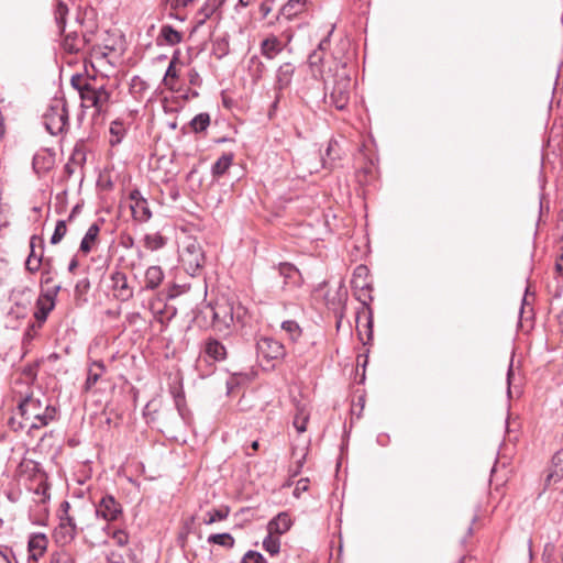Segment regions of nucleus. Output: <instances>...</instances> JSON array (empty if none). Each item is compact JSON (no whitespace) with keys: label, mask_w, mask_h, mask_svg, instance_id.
I'll list each match as a JSON object with an SVG mask.
<instances>
[{"label":"nucleus","mask_w":563,"mask_h":563,"mask_svg":"<svg viewBox=\"0 0 563 563\" xmlns=\"http://www.w3.org/2000/svg\"><path fill=\"white\" fill-rule=\"evenodd\" d=\"M16 416L21 417L20 428L27 430L41 429L56 419V408L42 395H26L19 400Z\"/></svg>","instance_id":"f257e3e1"},{"label":"nucleus","mask_w":563,"mask_h":563,"mask_svg":"<svg viewBox=\"0 0 563 563\" xmlns=\"http://www.w3.org/2000/svg\"><path fill=\"white\" fill-rule=\"evenodd\" d=\"M70 84L78 90L84 107L95 108L97 113L108 110L111 91L104 84H99L96 78H88L80 74L74 75Z\"/></svg>","instance_id":"f03ea898"},{"label":"nucleus","mask_w":563,"mask_h":563,"mask_svg":"<svg viewBox=\"0 0 563 563\" xmlns=\"http://www.w3.org/2000/svg\"><path fill=\"white\" fill-rule=\"evenodd\" d=\"M243 311L244 309L241 305L234 306L233 301L221 298L214 305H207L201 310V313L210 316L212 328L216 331L222 332L228 330L235 319L239 321Z\"/></svg>","instance_id":"7ed1b4c3"},{"label":"nucleus","mask_w":563,"mask_h":563,"mask_svg":"<svg viewBox=\"0 0 563 563\" xmlns=\"http://www.w3.org/2000/svg\"><path fill=\"white\" fill-rule=\"evenodd\" d=\"M44 125L52 135L63 133L68 125V111L66 102L55 99L43 115Z\"/></svg>","instance_id":"20e7f679"},{"label":"nucleus","mask_w":563,"mask_h":563,"mask_svg":"<svg viewBox=\"0 0 563 563\" xmlns=\"http://www.w3.org/2000/svg\"><path fill=\"white\" fill-rule=\"evenodd\" d=\"M352 88V81L349 76H342L340 77L329 97L328 102L330 106H333L338 110H343L347 106L350 101V92Z\"/></svg>","instance_id":"39448f33"},{"label":"nucleus","mask_w":563,"mask_h":563,"mask_svg":"<svg viewBox=\"0 0 563 563\" xmlns=\"http://www.w3.org/2000/svg\"><path fill=\"white\" fill-rule=\"evenodd\" d=\"M180 261L190 275H195L205 264V255L197 242H190L181 252Z\"/></svg>","instance_id":"423d86ee"},{"label":"nucleus","mask_w":563,"mask_h":563,"mask_svg":"<svg viewBox=\"0 0 563 563\" xmlns=\"http://www.w3.org/2000/svg\"><path fill=\"white\" fill-rule=\"evenodd\" d=\"M59 290V285H53L41 292L36 300V311L34 312V317L37 321L43 322L47 319L48 313L55 307V299Z\"/></svg>","instance_id":"0eeeda50"},{"label":"nucleus","mask_w":563,"mask_h":563,"mask_svg":"<svg viewBox=\"0 0 563 563\" xmlns=\"http://www.w3.org/2000/svg\"><path fill=\"white\" fill-rule=\"evenodd\" d=\"M258 358L267 362L277 361L285 356L284 345L273 338H262L256 344Z\"/></svg>","instance_id":"6e6552de"},{"label":"nucleus","mask_w":563,"mask_h":563,"mask_svg":"<svg viewBox=\"0 0 563 563\" xmlns=\"http://www.w3.org/2000/svg\"><path fill=\"white\" fill-rule=\"evenodd\" d=\"M96 516L106 521H114L122 515V507L120 503L111 495L103 496L96 505Z\"/></svg>","instance_id":"1a4fd4ad"},{"label":"nucleus","mask_w":563,"mask_h":563,"mask_svg":"<svg viewBox=\"0 0 563 563\" xmlns=\"http://www.w3.org/2000/svg\"><path fill=\"white\" fill-rule=\"evenodd\" d=\"M130 209L135 220L146 222L151 219L152 212L150 210L147 200L142 196L139 189H133L129 194Z\"/></svg>","instance_id":"9d476101"},{"label":"nucleus","mask_w":563,"mask_h":563,"mask_svg":"<svg viewBox=\"0 0 563 563\" xmlns=\"http://www.w3.org/2000/svg\"><path fill=\"white\" fill-rule=\"evenodd\" d=\"M111 288L117 299L128 301L133 297V290L129 286L126 275L121 271H114L111 276Z\"/></svg>","instance_id":"9b49d317"},{"label":"nucleus","mask_w":563,"mask_h":563,"mask_svg":"<svg viewBox=\"0 0 563 563\" xmlns=\"http://www.w3.org/2000/svg\"><path fill=\"white\" fill-rule=\"evenodd\" d=\"M223 0H206L199 10L195 13L192 31L201 27L222 5Z\"/></svg>","instance_id":"f8f14e48"},{"label":"nucleus","mask_w":563,"mask_h":563,"mask_svg":"<svg viewBox=\"0 0 563 563\" xmlns=\"http://www.w3.org/2000/svg\"><path fill=\"white\" fill-rule=\"evenodd\" d=\"M563 478V449L556 451L547 470L544 483L547 486L559 483Z\"/></svg>","instance_id":"ddd939ff"},{"label":"nucleus","mask_w":563,"mask_h":563,"mask_svg":"<svg viewBox=\"0 0 563 563\" xmlns=\"http://www.w3.org/2000/svg\"><path fill=\"white\" fill-rule=\"evenodd\" d=\"M106 372L107 367L102 361H91L87 367V378L82 386V390L85 393L92 390Z\"/></svg>","instance_id":"4468645a"},{"label":"nucleus","mask_w":563,"mask_h":563,"mask_svg":"<svg viewBox=\"0 0 563 563\" xmlns=\"http://www.w3.org/2000/svg\"><path fill=\"white\" fill-rule=\"evenodd\" d=\"M295 70L296 67L290 62L282 64L276 71L275 90L283 91L289 87L295 75Z\"/></svg>","instance_id":"2eb2a0df"},{"label":"nucleus","mask_w":563,"mask_h":563,"mask_svg":"<svg viewBox=\"0 0 563 563\" xmlns=\"http://www.w3.org/2000/svg\"><path fill=\"white\" fill-rule=\"evenodd\" d=\"M280 277L284 279V287H297L301 283V275L298 268L290 263H280L277 267Z\"/></svg>","instance_id":"dca6fc26"},{"label":"nucleus","mask_w":563,"mask_h":563,"mask_svg":"<svg viewBox=\"0 0 563 563\" xmlns=\"http://www.w3.org/2000/svg\"><path fill=\"white\" fill-rule=\"evenodd\" d=\"M55 165L54 154L47 150L38 151L33 157V168L36 174H45Z\"/></svg>","instance_id":"f3484780"},{"label":"nucleus","mask_w":563,"mask_h":563,"mask_svg":"<svg viewBox=\"0 0 563 563\" xmlns=\"http://www.w3.org/2000/svg\"><path fill=\"white\" fill-rule=\"evenodd\" d=\"M48 544L47 537L44 533H34L29 539L30 558L37 561L46 551Z\"/></svg>","instance_id":"a211bd4d"},{"label":"nucleus","mask_w":563,"mask_h":563,"mask_svg":"<svg viewBox=\"0 0 563 563\" xmlns=\"http://www.w3.org/2000/svg\"><path fill=\"white\" fill-rule=\"evenodd\" d=\"M291 525L290 516L287 512H279L268 522L267 531L276 536H282L290 529Z\"/></svg>","instance_id":"6ab92c4d"},{"label":"nucleus","mask_w":563,"mask_h":563,"mask_svg":"<svg viewBox=\"0 0 563 563\" xmlns=\"http://www.w3.org/2000/svg\"><path fill=\"white\" fill-rule=\"evenodd\" d=\"M99 233H100L99 224L92 223L88 228L86 234L84 235V238L80 242L79 251L86 255L89 254L98 242Z\"/></svg>","instance_id":"aec40b11"},{"label":"nucleus","mask_w":563,"mask_h":563,"mask_svg":"<svg viewBox=\"0 0 563 563\" xmlns=\"http://www.w3.org/2000/svg\"><path fill=\"white\" fill-rule=\"evenodd\" d=\"M205 353L213 361L220 362L227 358L225 346L216 339H209L205 344Z\"/></svg>","instance_id":"412c9836"},{"label":"nucleus","mask_w":563,"mask_h":563,"mask_svg":"<svg viewBox=\"0 0 563 563\" xmlns=\"http://www.w3.org/2000/svg\"><path fill=\"white\" fill-rule=\"evenodd\" d=\"M86 40L80 36L77 32H69L64 35L63 47L67 53H78L84 48Z\"/></svg>","instance_id":"4be33fe9"},{"label":"nucleus","mask_w":563,"mask_h":563,"mask_svg":"<svg viewBox=\"0 0 563 563\" xmlns=\"http://www.w3.org/2000/svg\"><path fill=\"white\" fill-rule=\"evenodd\" d=\"M283 51L280 41L272 35L261 43V53L267 59H274Z\"/></svg>","instance_id":"5701e85b"},{"label":"nucleus","mask_w":563,"mask_h":563,"mask_svg":"<svg viewBox=\"0 0 563 563\" xmlns=\"http://www.w3.org/2000/svg\"><path fill=\"white\" fill-rule=\"evenodd\" d=\"M164 279V273L159 266H150L145 272V286L147 290L156 289Z\"/></svg>","instance_id":"b1692460"},{"label":"nucleus","mask_w":563,"mask_h":563,"mask_svg":"<svg viewBox=\"0 0 563 563\" xmlns=\"http://www.w3.org/2000/svg\"><path fill=\"white\" fill-rule=\"evenodd\" d=\"M77 530V527H67L59 522L54 532L56 542L62 545L70 543L75 539Z\"/></svg>","instance_id":"393cba45"},{"label":"nucleus","mask_w":563,"mask_h":563,"mask_svg":"<svg viewBox=\"0 0 563 563\" xmlns=\"http://www.w3.org/2000/svg\"><path fill=\"white\" fill-rule=\"evenodd\" d=\"M305 0H288L280 9V14L287 20H291L303 11Z\"/></svg>","instance_id":"a878e982"},{"label":"nucleus","mask_w":563,"mask_h":563,"mask_svg":"<svg viewBox=\"0 0 563 563\" xmlns=\"http://www.w3.org/2000/svg\"><path fill=\"white\" fill-rule=\"evenodd\" d=\"M158 40H163L167 45L173 46L183 41V34L166 24L161 27Z\"/></svg>","instance_id":"bb28decb"},{"label":"nucleus","mask_w":563,"mask_h":563,"mask_svg":"<svg viewBox=\"0 0 563 563\" xmlns=\"http://www.w3.org/2000/svg\"><path fill=\"white\" fill-rule=\"evenodd\" d=\"M249 73L252 77V79L256 82L258 81L265 70H266V67L264 65V63L261 60V58L258 56H252L250 59H249Z\"/></svg>","instance_id":"cd10ccee"},{"label":"nucleus","mask_w":563,"mask_h":563,"mask_svg":"<svg viewBox=\"0 0 563 563\" xmlns=\"http://www.w3.org/2000/svg\"><path fill=\"white\" fill-rule=\"evenodd\" d=\"M233 161L232 154H223L218 161L212 165V174L213 176L220 177L227 173L229 167L231 166Z\"/></svg>","instance_id":"c85d7f7f"},{"label":"nucleus","mask_w":563,"mask_h":563,"mask_svg":"<svg viewBox=\"0 0 563 563\" xmlns=\"http://www.w3.org/2000/svg\"><path fill=\"white\" fill-rule=\"evenodd\" d=\"M68 7L66 3H64L60 0H57L55 10H54V16L56 24L62 33H65V20L68 14Z\"/></svg>","instance_id":"c756f323"},{"label":"nucleus","mask_w":563,"mask_h":563,"mask_svg":"<svg viewBox=\"0 0 563 563\" xmlns=\"http://www.w3.org/2000/svg\"><path fill=\"white\" fill-rule=\"evenodd\" d=\"M329 45V40L324 38L320 42L318 49L313 51L309 57L308 63L311 67H318L323 60V51Z\"/></svg>","instance_id":"7c9ffc66"},{"label":"nucleus","mask_w":563,"mask_h":563,"mask_svg":"<svg viewBox=\"0 0 563 563\" xmlns=\"http://www.w3.org/2000/svg\"><path fill=\"white\" fill-rule=\"evenodd\" d=\"M208 542L230 549L233 548L235 541L230 533H216L208 537Z\"/></svg>","instance_id":"2f4dec72"},{"label":"nucleus","mask_w":563,"mask_h":563,"mask_svg":"<svg viewBox=\"0 0 563 563\" xmlns=\"http://www.w3.org/2000/svg\"><path fill=\"white\" fill-rule=\"evenodd\" d=\"M263 548L265 551H267L271 555H276L279 553L280 550V540L279 536L269 533L267 537L263 540Z\"/></svg>","instance_id":"473e14b6"},{"label":"nucleus","mask_w":563,"mask_h":563,"mask_svg":"<svg viewBox=\"0 0 563 563\" xmlns=\"http://www.w3.org/2000/svg\"><path fill=\"white\" fill-rule=\"evenodd\" d=\"M230 514V509L229 507H221L219 509H214L212 511H208L206 514V518L203 520V522L206 525H212L217 521H221V520H224L228 518Z\"/></svg>","instance_id":"72a5a7b5"},{"label":"nucleus","mask_w":563,"mask_h":563,"mask_svg":"<svg viewBox=\"0 0 563 563\" xmlns=\"http://www.w3.org/2000/svg\"><path fill=\"white\" fill-rule=\"evenodd\" d=\"M165 245V239L159 233L146 234L144 236V246L150 251H156Z\"/></svg>","instance_id":"f704fd0d"},{"label":"nucleus","mask_w":563,"mask_h":563,"mask_svg":"<svg viewBox=\"0 0 563 563\" xmlns=\"http://www.w3.org/2000/svg\"><path fill=\"white\" fill-rule=\"evenodd\" d=\"M210 124V115L208 113H199L191 121L190 126L195 132L205 131Z\"/></svg>","instance_id":"c9c22d12"},{"label":"nucleus","mask_w":563,"mask_h":563,"mask_svg":"<svg viewBox=\"0 0 563 563\" xmlns=\"http://www.w3.org/2000/svg\"><path fill=\"white\" fill-rule=\"evenodd\" d=\"M67 223L65 220H58L55 225V230L51 236V244H58L67 233Z\"/></svg>","instance_id":"e433bc0d"},{"label":"nucleus","mask_w":563,"mask_h":563,"mask_svg":"<svg viewBox=\"0 0 563 563\" xmlns=\"http://www.w3.org/2000/svg\"><path fill=\"white\" fill-rule=\"evenodd\" d=\"M282 329L288 333L292 341H296L301 335L299 324L294 320H287L282 323Z\"/></svg>","instance_id":"4c0bfd02"},{"label":"nucleus","mask_w":563,"mask_h":563,"mask_svg":"<svg viewBox=\"0 0 563 563\" xmlns=\"http://www.w3.org/2000/svg\"><path fill=\"white\" fill-rule=\"evenodd\" d=\"M309 420V415L303 409H298L296 416L294 417V427L299 433H302L307 430V422Z\"/></svg>","instance_id":"58836bf2"},{"label":"nucleus","mask_w":563,"mask_h":563,"mask_svg":"<svg viewBox=\"0 0 563 563\" xmlns=\"http://www.w3.org/2000/svg\"><path fill=\"white\" fill-rule=\"evenodd\" d=\"M87 150L84 141L76 143L71 153V161L76 164H84L86 161Z\"/></svg>","instance_id":"ea45409f"},{"label":"nucleus","mask_w":563,"mask_h":563,"mask_svg":"<svg viewBox=\"0 0 563 563\" xmlns=\"http://www.w3.org/2000/svg\"><path fill=\"white\" fill-rule=\"evenodd\" d=\"M367 273H368L367 267H366V266H364V265H358V266L354 269L352 284H353V286H354L355 288L364 289V288H367V287H368V284H367V283H358V279L366 278Z\"/></svg>","instance_id":"a19ab883"},{"label":"nucleus","mask_w":563,"mask_h":563,"mask_svg":"<svg viewBox=\"0 0 563 563\" xmlns=\"http://www.w3.org/2000/svg\"><path fill=\"white\" fill-rule=\"evenodd\" d=\"M110 133H111V145H117L121 142L123 135H124V126L121 122H112L110 125Z\"/></svg>","instance_id":"79ce46f5"},{"label":"nucleus","mask_w":563,"mask_h":563,"mask_svg":"<svg viewBox=\"0 0 563 563\" xmlns=\"http://www.w3.org/2000/svg\"><path fill=\"white\" fill-rule=\"evenodd\" d=\"M49 563H76L71 553L60 550L51 554Z\"/></svg>","instance_id":"37998d69"},{"label":"nucleus","mask_w":563,"mask_h":563,"mask_svg":"<svg viewBox=\"0 0 563 563\" xmlns=\"http://www.w3.org/2000/svg\"><path fill=\"white\" fill-rule=\"evenodd\" d=\"M36 246H40L41 251L44 249V241L42 238L37 235H32L30 239V254L27 258L34 261L38 258V253H36Z\"/></svg>","instance_id":"c03bdc74"},{"label":"nucleus","mask_w":563,"mask_h":563,"mask_svg":"<svg viewBox=\"0 0 563 563\" xmlns=\"http://www.w3.org/2000/svg\"><path fill=\"white\" fill-rule=\"evenodd\" d=\"M60 507H62V510L64 511V515H62L59 517V522H62L63 525H65L67 527H77L75 517L70 516L68 514V509L70 507L69 503L63 501Z\"/></svg>","instance_id":"a18cd8bd"},{"label":"nucleus","mask_w":563,"mask_h":563,"mask_svg":"<svg viewBox=\"0 0 563 563\" xmlns=\"http://www.w3.org/2000/svg\"><path fill=\"white\" fill-rule=\"evenodd\" d=\"M43 251H41L38 253V258L37 260H30V258H26L25 261V269L30 273V274H35L40 271L41 268V265L43 264Z\"/></svg>","instance_id":"49530a36"},{"label":"nucleus","mask_w":563,"mask_h":563,"mask_svg":"<svg viewBox=\"0 0 563 563\" xmlns=\"http://www.w3.org/2000/svg\"><path fill=\"white\" fill-rule=\"evenodd\" d=\"M176 60H177V57H173V59L170 60L169 66L166 70V74L164 77V82L166 86H172L170 81L178 77L176 68H175Z\"/></svg>","instance_id":"de8ad7c7"},{"label":"nucleus","mask_w":563,"mask_h":563,"mask_svg":"<svg viewBox=\"0 0 563 563\" xmlns=\"http://www.w3.org/2000/svg\"><path fill=\"white\" fill-rule=\"evenodd\" d=\"M264 561L263 555L256 551H247L242 559V563H264Z\"/></svg>","instance_id":"09e8293b"},{"label":"nucleus","mask_w":563,"mask_h":563,"mask_svg":"<svg viewBox=\"0 0 563 563\" xmlns=\"http://www.w3.org/2000/svg\"><path fill=\"white\" fill-rule=\"evenodd\" d=\"M112 540L114 541L115 544L123 547L129 542V536L123 530H115L112 533Z\"/></svg>","instance_id":"8fccbe9b"},{"label":"nucleus","mask_w":563,"mask_h":563,"mask_svg":"<svg viewBox=\"0 0 563 563\" xmlns=\"http://www.w3.org/2000/svg\"><path fill=\"white\" fill-rule=\"evenodd\" d=\"M197 0H167L170 8L174 10L186 9L191 7Z\"/></svg>","instance_id":"3c124183"},{"label":"nucleus","mask_w":563,"mask_h":563,"mask_svg":"<svg viewBox=\"0 0 563 563\" xmlns=\"http://www.w3.org/2000/svg\"><path fill=\"white\" fill-rule=\"evenodd\" d=\"M53 282H54V278H53V275L51 272L49 261H47L45 263V268L43 269L42 275H41V284L47 286V285L52 284Z\"/></svg>","instance_id":"603ef678"},{"label":"nucleus","mask_w":563,"mask_h":563,"mask_svg":"<svg viewBox=\"0 0 563 563\" xmlns=\"http://www.w3.org/2000/svg\"><path fill=\"white\" fill-rule=\"evenodd\" d=\"M275 0H264L260 5V12L263 18H266L273 10Z\"/></svg>","instance_id":"864d4df0"},{"label":"nucleus","mask_w":563,"mask_h":563,"mask_svg":"<svg viewBox=\"0 0 563 563\" xmlns=\"http://www.w3.org/2000/svg\"><path fill=\"white\" fill-rule=\"evenodd\" d=\"M90 287V283L87 278L85 279H81L79 280L77 284H76V291L79 292V291H86L88 290Z\"/></svg>","instance_id":"5fc2aeb1"},{"label":"nucleus","mask_w":563,"mask_h":563,"mask_svg":"<svg viewBox=\"0 0 563 563\" xmlns=\"http://www.w3.org/2000/svg\"><path fill=\"white\" fill-rule=\"evenodd\" d=\"M48 487L46 484H40L38 487L36 488V494H40V492L42 493V498H41V501L45 503L46 499L49 497L46 492H47Z\"/></svg>","instance_id":"6e6d98bb"},{"label":"nucleus","mask_w":563,"mask_h":563,"mask_svg":"<svg viewBox=\"0 0 563 563\" xmlns=\"http://www.w3.org/2000/svg\"><path fill=\"white\" fill-rule=\"evenodd\" d=\"M79 262L76 257H73L68 264V272L75 273V271L78 268Z\"/></svg>","instance_id":"4d7b16f0"},{"label":"nucleus","mask_w":563,"mask_h":563,"mask_svg":"<svg viewBox=\"0 0 563 563\" xmlns=\"http://www.w3.org/2000/svg\"><path fill=\"white\" fill-rule=\"evenodd\" d=\"M307 483H308V479H300L297 484V487L296 489H307Z\"/></svg>","instance_id":"13d9d810"},{"label":"nucleus","mask_w":563,"mask_h":563,"mask_svg":"<svg viewBox=\"0 0 563 563\" xmlns=\"http://www.w3.org/2000/svg\"><path fill=\"white\" fill-rule=\"evenodd\" d=\"M303 460H305V454H301L300 459L297 462V471H296V473H298L300 467L302 466Z\"/></svg>","instance_id":"bf43d9fd"},{"label":"nucleus","mask_w":563,"mask_h":563,"mask_svg":"<svg viewBox=\"0 0 563 563\" xmlns=\"http://www.w3.org/2000/svg\"><path fill=\"white\" fill-rule=\"evenodd\" d=\"M252 0H239V4L242 7H249L251 4Z\"/></svg>","instance_id":"052dcab7"},{"label":"nucleus","mask_w":563,"mask_h":563,"mask_svg":"<svg viewBox=\"0 0 563 563\" xmlns=\"http://www.w3.org/2000/svg\"><path fill=\"white\" fill-rule=\"evenodd\" d=\"M511 376H512V367H511V365H510V366H509V369H508V373H507V380H508V384H510Z\"/></svg>","instance_id":"680f3d73"},{"label":"nucleus","mask_w":563,"mask_h":563,"mask_svg":"<svg viewBox=\"0 0 563 563\" xmlns=\"http://www.w3.org/2000/svg\"><path fill=\"white\" fill-rule=\"evenodd\" d=\"M251 448H252L253 451H257L258 448H260L258 441H253L252 444H251Z\"/></svg>","instance_id":"e2e57ef3"},{"label":"nucleus","mask_w":563,"mask_h":563,"mask_svg":"<svg viewBox=\"0 0 563 563\" xmlns=\"http://www.w3.org/2000/svg\"><path fill=\"white\" fill-rule=\"evenodd\" d=\"M531 545H532V541L529 540V552L531 553Z\"/></svg>","instance_id":"0e129e2a"},{"label":"nucleus","mask_w":563,"mask_h":563,"mask_svg":"<svg viewBox=\"0 0 563 563\" xmlns=\"http://www.w3.org/2000/svg\"><path fill=\"white\" fill-rule=\"evenodd\" d=\"M358 283H367L365 278L358 279Z\"/></svg>","instance_id":"69168bd1"},{"label":"nucleus","mask_w":563,"mask_h":563,"mask_svg":"<svg viewBox=\"0 0 563 563\" xmlns=\"http://www.w3.org/2000/svg\"><path fill=\"white\" fill-rule=\"evenodd\" d=\"M240 376H242L243 378H249V376L246 374L245 375L240 374Z\"/></svg>","instance_id":"338daca9"}]
</instances>
